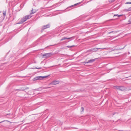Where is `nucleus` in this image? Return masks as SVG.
I'll return each mask as SVG.
<instances>
[{
    "instance_id": "12",
    "label": "nucleus",
    "mask_w": 131,
    "mask_h": 131,
    "mask_svg": "<svg viewBox=\"0 0 131 131\" xmlns=\"http://www.w3.org/2000/svg\"><path fill=\"white\" fill-rule=\"evenodd\" d=\"M67 38L65 37H63L61 39H60V41H61L63 40H65L66 39H67Z\"/></svg>"
},
{
    "instance_id": "22",
    "label": "nucleus",
    "mask_w": 131,
    "mask_h": 131,
    "mask_svg": "<svg viewBox=\"0 0 131 131\" xmlns=\"http://www.w3.org/2000/svg\"><path fill=\"white\" fill-rule=\"evenodd\" d=\"M113 32V31H111V32H109V34L111 33H112Z\"/></svg>"
},
{
    "instance_id": "1",
    "label": "nucleus",
    "mask_w": 131,
    "mask_h": 131,
    "mask_svg": "<svg viewBox=\"0 0 131 131\" xmlns=\"http://www.w3.org/2000/svg\"><path fill=\"white\" fill-rule=\"evenodd\" d=\"M31 16L30 15H28L25 16L21 19L20 21L17 23V24H20L23 23L26 21L27 19L30 18Z\"/></svg>"
},
{
    "instance_id": "27",
    "label": "nucleus",
    "mask_w": 131,
    "mask_h": 131,
    "mask_svg": "<svg viewBox=\"0 0 131 131\" xmlns=\"http://www.w3.org/2000/svg\"><path fill=\"white\" fill-rule=\"evenodd\" d=\"M118 49H116V50H118Z\"/></svg>"
},
{
    "instance_id": "14",
    "label": "nucleus",
    "mask_w": 131,
    "mask_h": 131,
    "mask_svg": "<svg viewBox=\"0 0 131 131\" xmlns=\"http://www.w3.org/2000/svg\"><path fill=\"white\" fill-rule=\"evenodd\" d=\"M122 16V15H119L117 14H115L114 15V17H115V16H117V17H119L121 16Z\"/></svg>"
},
{
    "instance_id": "25",
    "label": "nucleus",
    "mask_w": 131,
    "mask_h": 131,
    "mask_svg": "<svg viewBox=\"0 0 131 131\" xmlns=\"http://www.w3.org/2000/svg\"><path fill=\"white\" fill-rule=\"evenodd\" d=\"M75 128V129H77V128Z\"/></svg>"
},
{
    "instance_id": "17",
    "label": "nucleus",
    "mask_w": 131,
    "mask_h": 131,
    "mask_svg": "<svg viewBox=\"0 0 131 131\" xmlns=\"http://www.w3.org/2000/svg\"><path fill=\"white\" fill-rule=\"evenodd\" d=\"M74 46L73 45V46H67V47L68 48H71V47H72Z\"/></svg>"
},
{
    "instance_id": "7",
    "label": "nucleus",
    "mask_w": 131,
    "mask_h": 131,
    "mask_svg": "<svg viewBox=\"0 0 131 131\" xmlns=\"http://www.w3.org/2000/svg\"><path fill=\"white\" fill-rule=\"evenodd\" d=\"M96 59H91L90 60H89L88 61V62H86V63H92V62H94Z\"/></svg>"
},
{
    "instance_id": "16",
    "label": "nucleus",
    "mask_w": 131,
    "mask_h": 131,
    "mask_svg": "<svg viewBox=\"0 0 131 131\" xmlns=\"http://www.w3.org/2000/svg\"><path fill=\"white\" fill-rule=\"evenodd\" d=\"M114 1V0H110L109 2L110 3H113Z\"/></svg>"
},
{
    "instance_id": "3",
    "label": "nucleus",
    "mask_w": 131,
    "mask_h": 131,
    "mask_svg": "<svg viewBox=\"0 0 131 131\" xmlns=\"http://www.w3.org/2000/svg\"><path fill=\"white\" fill-rule=\"evenodd\" d=\"M52 53H46L43 54L42 55L43 57V58H48L50 57L52 55Z\"/></svg>"
},
{
    "instance_id": "26",
    "label": "nucleus",
    "mask_w": 131,
    "mask_h": 131,
    "mask_svg": "<svg viewBox=\"0 0 131 131\" xmlns=\"http://www.w3.org/2000/svg\"><path fill=\"white\" fill-rule=\"evenodd\" d=\"M128 54H129V52H128Z\"/></svg>"
},
{
    "instance_id": "9",
    "label": "nucleus",
    "mask_w": 131,
    "mask_h": 131,
    "mask_svg": "<svg viewBox=\"0 0 131 131\" xmlns=\"http://www.w3.org/2000/svg\"><path fill=\"white\" fill-rule=\"evenodd\" d=\"M5 63H3L1 64V65L0 66V69L1 70L3 69L4 68L3 66L5 65Z\"/></svg>"
},
{
    "instance_id": "5",
    "label": "nucleus",
    "mask_w": 131,
    "mask_h": 131,
    "mask_svg": "<svg viewBox=\"0 0 131 131\" xmlns=\"http://www.w3.org/2000/svg\"><path fill=\"white\" fill-rule=\"evenodd\" d=\"M50 24H48L47 25H45L41 28V29L42 30H43L44 29L48 28L50 27Z\"/></svg>"
},
{
    "instance_id": "21",
    "label": "nucleus",
    "mask_w": 131,
    "mask_h": 131,
    "mask_svg": "<svg viewBox=\"0 0 131 131\" xmlns=\"http://www.w3.org/2000/svg\"><path fill=\"white\" fill-rule=\"evenodd\" d=\"M127 4H131V2H127L126 3Z\"/></svg>"
},
{
    "instance_id": "20",
    "label": "nucleus",
    "mask_w": 131,
    "mask_h": 131,
    "mask_svg": "<svg viewBox=\"0 0 131 131\" xmlns=\"http://www.w3.org/2000/svg\"><path fill=\"white\" fill-rule=\"evenodd\" d=\"M128 11H130L131 10V7L128 8Z\"/></svg>"
},
{
    "instance_id": "29",
    "label": "nucleus",
    "mask_w": 131,
    "mask_h": 131,
    "mask_svg": "<svg viewBox=\"0 0 131 131\" xmlns=\"http://www.w3.org/2000/svg\"><path fill=\"white\" fill-rule=\"evenodd\" d=\"M130 90H131V89Z\"/></svg>"
},
{
    "instance_id": "13",
    "label": "nucleus",
    "mask_w": 131,
    "mask_h": 131,
    "mask_svg": "<svg viewBox=\"0 0 131 131\" xmlns=\"http://www.w3.org/2000/svg\"><path fill=\"white\" fill-rule=\"evenodd\" d=\"M73 37H70V38H67V39H69L70 40L69 41H68V42L71 41V40H72V39H71Z\"/></svg>"
},
{
    "instance_id": "4",
    "label": "nucleus",
    "mask_w": 131,
    "mask_h": 131,
    "mask_svg": "<svg viewBox=\"0 0 131 131\" xmlns=\"http://www.w3.org/2000/svg\"><path fill=\"white\" fill-rule=\"evenodd\" d=\"M48 76H37L34 78L33 79V81L37 80H42L44 78H46L48 77Z\"/></svg>"
},
{
    "instance_id": "10",
    "label": "nucleus",
    "mask_w": 131,
    "mask_h": 131,
    "mask_svg": "<svg viewBox=\"0 0 131 131\" xmlns=\"http://www.w3.org/2000/svg\"><path fill=\"white\" fill-rule=\"evenodd\" d=\"M31 13H30V15L35 13L36 12V10H34V9H32L31 10Z\"/></svg>"
},
{
    "instance_id": "24",
    "label": "nucleus",
    "mask_w": 131,
    "mask_h": 131,
    "mask_svg": "<svg viewBox=\"0 0 131 131\" xmlns=\"http://www.w3.org/2000/svg\"><path fill=\"white\" fill-rule=\"evenodd\" d=\"M3 122H0V123H2Z\"/></svg>"
},
{
    "instance_id": "2",
    "label": "nucleus",
    "mask_w": 131,
    "mask_h": 131,
    "mask_svg": "<svg viewBox=\"0 0 131 131\" xmlns=\"http://www.w3.org/2000/svg\"><path fill=\"white\" fill-rule=\"evenodd\" d=\"M114 89L117 90H118L122 91H123L126 89V88L124 86H114Z\"/></svg>"
},
{
    "instance_id": "15",
    "label": "nucleus",
    "mask_w": 131,
    "mask_h": 131,
    "mask_svg": "<svg viewBox=\"0 0 131 131\" xmlns=\"http://www.w3.org/2000/svg\"><path fill=\"white\" fill-rule=\"evenodd\" d=\"M42 68L41 67H39V68L35 67V68H32V69H41Z\"/></svg>"
},
{
    "instance_id": "18",
    "label": "nucleus",
    "mask_w": 131,
    "mask_h": 131,
    "mask_svg": "<svg viewBox=\"0 0 131 131\" xmlns=\"http://www.w3.org/2000/svg\"><path fill=\"white\" fill-rule=\"evenodd\" d=\"M3 15L4 16H5L6 15V12H3Z\"/></svg>"
},
{
    "instance_id": "6",
    "label": "nucleus",
    "mask_w": 131,
    "mask_h": 131,
    "mask_svg": "<svg viewBox=\"0 0 131 131\" xmlns=\"http://www.w3.org/2000/svg\"><path fill=\"white\" fill-rule=\"evenodd\" d=\"M106 49L105 48H95L93 49V51H97L98 49H102V50H104L105 49Z\"/></svg>"
},
{
    "instance_id": "19",
    "label": "nucleus",
    "mask_w": 131,
    "mask_h": 131,
    "mask_svg": "<svg viewBox=\"0 0 131 131\" xmlns=\"http://www.w3.org/2000/svg\"><path fill=\"white\" fill-rule=\"evenodd\" d=\"M81 109L82 110V112H83L84 111V108L83 107H81Z\"/></svg>"
},
{
    "instance_id": "11",
    "label": "nucleus",
    "mask_w": 131,
    "mask_h": 131,
    "mask_svg": "<svg viewBox=\"0 0 131 131\" xmlns=\"http://www.w3.org/2000/svg\"><path fill=\"white\" fill-rule=\"evenodd\" d=\"M81 3V2H79V3H77L75 4H74V5H73L71 6V7H72V6H76V5H79V4H80Z\"/></svg>"
},
{
    "instance_id": "28",
    "label": "nucleus",
    "mask_w": 131,
    "mask_h": 131,
    "mask_svg": "<svg viewBox=\"0 0 131 131\" xmlns=\"http://www.w3.org/2000/svg\"><path fill=\"white\" fill-rule=\"evenodd\" d=\"M1 13V11H0V13Z\"/></svg>"
},
{
    "instance_id": "23",
    "label": "nucleus",
    "mask_w": 131,
    "mask_h": 131,
    "mask_svg": "<svg viewBox=\"0 0 131 131\" xmlns=\"http://www.w3.org/2000/svg\"><path fill=\"white\" fill-rule=\"evenodd\" d=\"M124 48H123L119 49V50H121V49H124Z\"/></svg>"
},
{
    "instance_id": "8",
    "label": "nucleus",
    "mask_w": 131,
    "mask_h": 131,
    "mask_svg": "<svg viewBox=\"0 0 131 131\" xmlns=\"http://www.w3.org/2000/svg\"><path fill=\"white\" fill-rule=\"evenodd\" d=\"M59 83V82L58 81H53L51 84L53 85H56Z\"/></svg>"
}]
</instances>
